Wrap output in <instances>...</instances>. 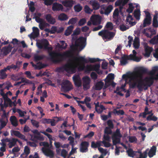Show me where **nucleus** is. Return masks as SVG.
Segmentation results:
<instances>
[{
  "label": "nucleus",
  "instance_id": "1",
  "mask_svg": "<svg viewBox=\"0 0 158 158\" xmlns=\"http://www.w3.org/2000/svg\"><path fill=\"white\" fill-rule=\"evenodd\" d=\"M100 61L98 58H89L88 60L84 57L82 56L79 57L74 56L73 59L69 60V63L65 64L62 67H59L58 70L59 71H62L64 70L68 73H74L76 71V69L78 66H79V69L81 70H83L85 67V65L81 66V64H84L85 63L90 62L93 63Z\"/></svg>",
  "mask_w": 158,
  "mask_h": 158
},
{
  "label": "nucleus",
  "instance_id": "2",
  "mask_svg": "<svg viewBox=\"0 0 158 158\" xmlns=\"http://www.w3.org/2000/svg\"><path fill=\"white\" fill-rule=\"evenodd\" d=\"M71 54V52L69 51L64 52L63 53L52 51L49 53V55L52 61L54 63H60L69 57Z\"/></svg>",
  "mask_w": 158,
  "mask_h": 158
},
{
  "label": "nucleus",
  "instance_id": "3",
  "mask_svg": "<svg viewBox=\"0 0 158 158\" xmlns=\"http://www.w3.org/2000/svg\"><path fill=\"white\" fill-rule=\"evenodd\" d=\"M139 72L142 73H146L152 77L154 81L158 80V73L155 74L157 72H158V66L153 67L151 71H148V69L143 67H140L139 68Z\"/></svg>",
  "mask_w": 158,
  "mask_h": 158
},
{
  "label": "nucleus",
  "instance_id": "4",
  "mask_svg": "<svg viewBox=\"0 0 158 158\" xmlns=\"http://www.w3.org/2000/svg\"><path fill=\"white\" fill-rule=\"evenodd\" d=\"M98 35L101 36L103 40H112L115 35V32L110 31L107 29L102 30L99 31Z\"/></svg>",
  "mask_w": 158,
  "mask_h": 158
},
{
  "label": "nucleus",
  "instance_id": "5",
  "mask_svg": "<svg viewBox=\"0 0 158 158\" xmlns=\"http://www.w3.org/2000/svg\"><path fill=\"white\" fill-rule=\"evenodd\" d=\"M61 86V90L65 93L73 89L71 83L68 80H66L62 82Z\"/></svg>",
  "mask_w": 158,
  "mask_h": 158
},
{
  "label": "nucleus",
  "instance_id": "6",
  "mask_svg": "<svg viewBox=\"0 0 158 158\" xmlns=\"http://www.w3.org/2000/svg\"><path fill=\"white\" fill-rule=\"evenodd\" d=\"M82 80L83 89L86 90L89 89L91 80L89 77L87 76H85L82 78Z\"/></svg>",
  "mask_w": 158,
  "mask_h": 158
},
{
  "label": "nucleus",
  "instance_id": "7",
  "mask_svg": "<svg viewBox=\"0 0 158 158\" xmlns=\"http://www.w3.org/2000/svg\"><path fill=\"white\" fill-rule=\"evenodd\" d=\"M86 38L83 37H80L75 41V45L77 47H79L83 48L86 45Z\"/></svg>",
  "mask_w": 158,
  "mask_h": 158
},
{
  "label": "nucleus",
  "instance_id": "8",
  "mask_svg": "<svg viewBox=\"0 0 158 158\" xmlns=\"http://www.w3.org/2000/svg\"><path fill=\"white\" fill-rule=\"evenodd\" d=\"M146 16L143 21L142 27H145L147 26H149L151 24L152 18L150 13L148 11H144Z\"/></svg>",
  "mask_w": 158,
  "mask_h": 158
},
{
  "label": "nucleus",
  "instance_id": "9",
  "mask_svg": "<svg viewBox=\"0 0 158 158\" xmlns=\"http://www.w3.org/2000/svg\"><path fill=\"white\" fill-rule=\"evenodd\" d=\"M41 150L44 154L47 157L50 158H53L54 157V153L53 151L50 148L42 147Z\"/></svg>",
  "mask_w": 158,
  "mask_h": 158
},
{
  "label": "nucleus",
  "instance_id": "10",
  "mask_svg": "<svg viewBox=\"0 0 158 158\" xmlns=\"http://www.w3.org/2000/svg\"><path fill=\"white\" fill-rule=\"evenodd\" d=\"M89 146V143L86 141L81 142L80 145V152L82 153H85L88 152V147Z\"/></svg>",
  "mask_w": 158,
  "mask_h": 158
},
{
  "label": "nucleus",
  "instance_id": "11",
  "mask_svg": "<svg viewBox=\"0 0 158 158\" xmlns=\"http://www.w3.org/2000/svg\"><path fill=\"white\" fill-rule=\"evenodd\" d=\"M143 81L145 82V85L146 87V88H144L145 90L147 89L148 87L152 86L154 82V81L151 76L146 77L144 79Z\"/></svg>",
  "mask_w": 158,
  "mask_h": 158
},
{
  "label": "nucleus",
  "instance_id": "12",
  "mask_svg": "<svg viewBox=\"0 0 158 158\" xmlns=\"http://www.w3.org/2000/svg\"><path fill=\"white\" fill-rule=\"evenodd\" d=\"M100 64H96L94 65H87L85 67V72H89L92 71H95L96 72L100 68Z\"/></svg>",
  "mask_w": 158,
  "mask_h": 158
},
{
  "label": "nucleus",
  "instance_id": "13",
  "mask_svg": "<svg viewBox=\"0 0 158 158\" xmlns=\"http://www.w3.org/2000/svg\"><path fill=\"white\" fill-rule=\"evenodd\" d=\"M113 9V7L112 6L109 5L106 8L105 7L102 8L100 13L101 14H104L108 15L110 13Z\"/></svg>",
  "mask_w": 158,
  "mask_h": 158
},
{
  "label": "nucleus",
  "instance_id": "14",
  "mask_svg": "<svg viewBox=\"0 0 158 158\" xmlns=\"http://www.w3.org/2000/svg\"><path fill=\"white\" fill-rule=\"evenodd\" d=\"M73 79L76 86L77 87H80L81 86V81L79 75H74L73 77Z\"/></svg>",
  "mask_w": 158,
  "mask_h": 158
},
{
  "label": "nucleus",
  "instance_id": "15",
  "mask_svg": "<svg viewBox=\"0 0 158 158\" xmlns=\"http://www.w3.org/2000/svg\"><path fill=\"white\" fill-rule=\"evenodd\" d=\"M32 29L33 31V33L29 35V36L31 39H34L39 35V30L37 27H33Z\"/></svg>",
  "mask_w": 158,
  "mask_h": 158
},
{
  "label": "nucleus",
  "instance_id": "16",
  "mask_svg": "<svg viewBox=\"0 0 158 158\" xmlns=\"http://www.w3.org/2000/svg\"><path fill=\"white\" fill-rule=\"evenodd\" d=\"M90 20L94 25L100 24L101 22L100 17L98 15H92L91 17Z\"/></svg>",
  "mask_w": 158,
  "mask_h": 158
},
{
  "label": "nucleus",
  "instance_id": "17",
  "mask_svg": "<svg viewBox=\"0 0 158 158\" xmlns=\"http://www.w3.org/2000/svg\"><path fill=\"white\" fill-rule=\"evenodd\" d=\"M63 6L57 2H55L53 4L52 9L54 11H63Z\"/></svg>",
  "mask_w": 158,
  "mask_h": 158
},
{
  "label": "nucleus",
  "instance_id": "18",
  "mask_svg": "<svg viewBox=\"0 0 158 158\" xmlns=\"http://www.w3.org/2000/svg\"><path fill=\"white\" fill-rule=\"evenodd\" d=\"M114 78V74L112 73L109 74L105 80V85H107V86H109L111 82V81L113 80Z\"/></svg>",
  "mask_w": 158,
  "mask_h": 158
},
{
  "label": "nucleus",
  "instance_id": "19",
  "mask_svg": "<svg viewBox=\"0 0 158 158\" xmlns=\"http://www.w3.org/2000/svg\"><path fill=\"white\" fill-rule=\"evenodd\" d=\"M138 72L139 73V74L137 73H132L131 74V76L129 78H130V80L132 81H137L138 80V78H139L142 79V75L144 73H140L138 69Z\"/></svg>",
  "mask_w": 158,
  "mask_h": 158
},
{
  "label": "nucleus",
  "instance_id": "20",
  "mask_svg": "<svg viewBox=\"0 0 158 158\" xmlns=\"http://www.w3.org/2000/svg\"><path fill=\"white\" fill-rule=\"evenodd\" d=\"M143 80L141 79L137 81V83L136 87L139 91H142L143 88H146L145 83L143 82Z\"/></svg>",
  "mask_w": 158,
  "mask_h": 158
},
{
  "label": "nucleus",
  "instance_id": "21",
  "mask_svg": "<svg viewBox=\"0 0 158 158\" xmlns=\"http://www.w3.org/2000/svg\"><path fill=\"white\" fill-rule=\"evenodd\" d=\"M45 18L46 21L51 24H54L56 22L55 19L52 17L51 15L50 14H47L45 15Z\"/></svg>",
  "mask_w": 158,
  "mask_h": 158
},
{
  "label": "nucleus",
  "instance_id": "22",
  "mask_svg": "<svg viewBox=\"0 0 158 158\" xmlns=\"http://www.w3.org/2000/svg\"><path fill=\"white\" fill-rule=\"evenodd\" d=\"M144 48L145 51V53L144 54V56L148 57H149L150 56L151 53L153 50L152 48L149 47L147 44L145 45Z\"/></svg>",
  "mask_w": 158,
  "mask_h": 158
},
{
  "label": "nucleus",
  "instance_id": "23",
  "mask_svg": "<svg viewBox=\"0 0 158 158\" xmlns=\"http://www.w3.org/2000/svg\"><path fill=\"white\" fill-rule=\"evenodd\" d=\"M12 48V45L10 44H9L7 46H5L3 47L2 50L3 53L5 55H7L11 51Z\"/></svg>",
  "mask_w": 158,
  "mask_h": 158
},
{
  "label": "nucleus",
  "instance_id": "24",
  "mask_svg": "<svg viewBox=\"0 0 158 158\" xmlns=\"http://www.w3.org/2000/svg\"><path fill=\"white\" fill-rule=\"evenodd\" d=\"M31 131L34 134L37 135H35L34 138L38 140H44V138L43 136H41L40 133V131L39 132L37 130H35Z\"/></svg>",
  "mask_w": 158,
  "mask_h": 158
},
{
  "label": "nucleus",
  "instance_id": "25",
  "mask_svg": "<svg viewBox=\"0 0 158 158\" xmlns=\"http://www.w3.org/2000/svg\"><path fill=\"white\" fill-rule=\"evenodd\" d=\"M17 142L22 144V143L17 139L13 138L11 139L9 143L8 144L9 148H11L12 147L15 146Z\"/></svg>",
  "mask_w": 158,
  "mask_h": 158
},
{
  "label": "nucleus",
  "instance_id": "26",
  "mask_svg": "<svg viewBox=\"0 0 158 158\" xmlns=\"http://www.w3.org/2000/svg\"><path fill=\"white\" fill-rule=\"evenodd\" d=\"M75 1L73 0L63 1L62 3L65 7L71 8L75 3Z\"/></svg>",
  "mask_w": 158,
  "mask_h": 158
},
{
  "label": "nucleus",
  "instance_id": "27",
  "mask_svg": "<svg viewBox=\"0 0 158 158\" xmlns=\"http://www.w3.org/2000/svg\"><path fill=\"white\" fill-rule=\"evenodd\" d=\"M11 134L22 139L24 140H26L25 135L21 134L19 131H12Z\"/></svg>",
  "mask_w": 158,
  "mask_h": 158
},
{
  "label": "nucleus",
  "instance_id": "28",
  "mask_svg": "<svg viewBox=\"0 0 158 158\" xmlns=\"http://www.w3.org/2000/svg\"><path fill=\"white\" fill-rule=\"evenodd\" d=\"M156 147L155 146H153L151 148L148 152V155L150 158L156 155Z\"/></svg>",
  "mask_w": 158,
  "mask_h": 158
},
{
  "label": "nucleus",
  "instance_id": "29",
  "mask_svg": "<svg viewBox=\"0 0 158 158\" xmlns=\"http://www.w3.org/2000/svg\"><path fill=\"white\" fill-rule=\"evenodd\" d=\"M90 4L92 6L94 10H98L100 7V4L97 1L91 0L90 1Z\"/></svg>",
  "mask_w": 158,
  "mask_h": 158
},
{
  "label": "nucleus",
  "instance_id": "30",
  "mask_svg": "<svg viewBox=\"0 0 158 158\" xmlns=\"http://www.w3.org/2000/svg\"><path fill=\"white\" fill-rule=\"evenodd\" d=\"M40 64L39 65H37L35 64H34L32 62H31V64L32 66L35 68L36 69H40L42 68H44L47 66V65L45 64H43L41 63H40Z\"/></svg>",
  "mask_w": 158,
  "mask_h": 158
},
{
  "label": "nucleus",
  "instance_id": "31",
  "mask_svg": "<svg viewBox=\"0 0 158 158\" xmlns=\"http://www.w3.org/2000/svg\"><path fill=\"white\" fill-rule=\"evenodd\" d=\"M10 121L12 125L15 127L18 125V123L16 117L15 116H11L10 118Z\"/></svg>",
  "mask_w": 158,
  "mask_h": 158
},
{
  "label": "nucleus",
  "instance_id": "32",
  "mask_svg": "<svg viewBox=\"0 0 158 158\" xmlns=\"http://www.w3.org/2000/svg\"><path fill=\"white\" fill-rule=\"evenodd\" d=\"M128 60H132L137 62L140 61L141 60V59L139 57L132 54H131L129 56H128Z\"/></svg>",
  "mask_w": 158,
  "mask_h": 158
},
{
  "label": "nucleus",
  "instance_id": "33",
  "mask_svg": "<svg viewBox=\"0 0 158 158\" xmlns=\"http://www.w3.org/2000/svg\"><path fill=\"white\" fill-rule=\"evenodd\" d=\"M104 85V83L102 81H100L96 83L94 86V89L97 90H101Z\"/></svg>",
  "mask_w": 158,
  "mask_h": 158
},
{
  "label": "nucleus",
  "instance_id": "34",
  "mask_svg": "<svg viewBox=\"0 0 158 158\" xmlns=\"http://www.w3.org/2000/svg\"><path fill=\"white\" fill-rule=\"evenodd\" d=\"M128 56L127 55H124L122 57L120 60V64L122 65H125L128 63Z\"/></svg>",
  "mask_w": 158,
  "mask_h": 158
},
{
  "label": "nucleus",
  "instance_id": "35",
  "mask_svg": "<svg viewBox=\"0 0 158 158\" xmlns=\"http://www.w3.org/2000/svg\"><path fill=\"white\" fill-rule=\"evenodd\" d=\"M101 141H98L95 143L94 141L91 142V147L93 148H100L101 146Z\"/></svg>",
  "mask_w": 158,
  "mask_h": 158
},
{
  "label": "nucleus",
  "instance_id": "36",
  "mask_svg": "<svg viewBox=\"0 0 158 158\" xmlns=\"http://www.w3.org/2000/svg\"><path fill=\"white\" fill-rule=\"evenodd\" d=\"M7 71L6 68H4L3 69H1V72L0 73V79H3L7 77V75L6 73V72Z\"/></svg>",
  "mask_w": 158,
  "mask_h": 158
},
{
  "label": "nucleus",
  "instance_id": "37",
  "mask_svg": "<svg viewBox=\"0 0 158 158\" xmlns=\"http://www.w3.org/2000/svg\"><path fill=\"white\" fill-rule=\"evenodd\" d=\"M148 150V149H147L143 153H142L140 150H139L136 152L140 154L139 158H146L147 156V154Z\"/></svg>",
  "mask_w": 158,
  "mask_h": 158
},
{
  "label": "nucleus",
  "instance_id": "38",
  "mask_svg": "<svg viewBox=\"0 0 158 158\" xmlns=\"http://www.w3.org/2000/svg\"><path fill=\"white\" fill-rule=\"evenodd\" d=\"M134 17L137 20H139L140 19V12L138 9L135 10L133 13Z\"/></svg>",
  "mask_w": 158,
  "mask_h": 158
},
{
  "label": "nucleus",
  "instance_id": "39",
  "mask_svg": "<svg viewBox=\"0 0 158 158\" xmlns=\"http://www.w3.org/2000/svg\"><path fill=\"white\" fill-rule=\"evenodd\" d=\"M68 18L67 15L63 13L60 14L58 16V19L60 21H65L67 20Z\"/></svg>",
  "mask_w": 158,
  "mask_h": 158
},
{
  "label": "nucleus",
  "instance_id": "40",
  "mask_svg": "<svg viewBox=\"0 0 158 158\" xmlns=\"http://www.w3.org/2000/svg\"><path fill=\"white\" fill-rule=\"evenodd\" d=\"M45 57V56L43 55H38L37 54H35L34 56V60L36 62H37L38 61L42 60Z\"/></svg>",
  "mask_w": 158,
  "mask_h": 158
},
{
  "label": "nucleus",
  "instance_id": "41",
  "mask_svg": "<svg viewBox=\"0 0 158 158\" xmlns=\"http://www.w3.org/2000/svg\"><path fill=\"white\" fill-rule=\"evenodd\" d=\"M121 138L112 136V142L113 145H116L120 143Z\"/></svg>",
  "mask_w": 158,
  "mask_h": 158
},
{
  "label": "nucleus",
  "instance_id": "42",
  "mask_svg": "<svg viewBox=\"0 0 158 158\" xmlns=\"http://www.w3.org/2000/svg\"><path fill=\"white\" fill-rule=\"evenodd\" d=\"M152 26L153 27L156 28L158 27L157 17L156 15L154 16L153 20Z\"/></svg>",
  "mask_w": 158,
  "mask_h": 158
},
{
  "label": "nucleus",
  "instance_id": "43",
  "mask_svg": "<svg viewBox=\"0 0 158 158\" xmlns=\"http://www.w3.org/2000/svg\"><path fill=\"white\" fill-rule=\"evenodd\" d=\"M112 136L121 138L122 135L121 134L120 130L119 129H117L116 131L113 134Z\"/></svg>",
  "mask_w": 158,
  "mask_h": 158
},
{
  "label": "nucleus",
  "instance_id": "44",
  "mask_svg": "<svg viewBox=\"0 0 158 158\" xmlns=\"http://www.w3.org/2000/svg\"><path fill=\"white\" fill-rule=\"evenodd\" d=\"M48 25V24L44 20L39 24V27L41 30H43L44 27Z\"/></svg>",
  "mask_w": 158,
  "mask_h": 158
},
{
  "label": "nucleus",
  "instance_id": "45",
  "mask_svg": "<svg viewBox=\"0 0 158 158\" xmlns=\"http://www.w3.org/2000/svg\"><path fill=\"white\" fill-rule=\"evenodd\" d=\"M82 7L80 4H77L75 5L74 7V9L76 12H79L81 10Z\"/></svg>",
  "mask_w": 158,
  "mask_h": 158
},
{
  "label": "nucleus",
  "instance_id": "46",
  "mask_svg": "<svg viewBox=\"0 0 158 158\" xmlns=\"http://www.w3.org/2000/svg\"><path fill=\"white\" fill-rule=\"evenodd\" d=\"M113 113L114 114H117L118 115H123L124 114V112L123 110H117L116 109H114Z\"/></svg>",
  "mask_w": 158,
  "mask_h": 158
},
{
  "label": "nucleus",
  "instance_id": "47",
  "mask_svg": "<svg viewBox=\"0 0 158 158\" xmlns=\"http://www.w3.org/2000/svg\"><path fill=\"white\" fill-rule=\"evenodd\" d=\"M6 70H9L11 71V69H13V70H16L17 69V66L13 64H12L10 65L7 66L6 67H5Z\"/></svg>",
  "mask_w": 158,
  "mask_h": 158
},
{
  "label": "nucleus",
  "instance_id": "48",
  "mask_svg": "<svg viewBox=\"0 0 158 158\" xmlns=\"http://www.w3.org/2000/svg\"><path fill=\"white\" fill-rule=\"evenodd\" d=\"M150 42L152 44H158V35L155 36L152 39L150 40Z\"/></svg>",
  "mask_w": 158,
  "mask_h": 158
},
{
  "label": "nucleus",
  "instance_id": "49",
  "mask_svg": "<svg viewBox=\"0 0 158 158\" xmlns=\"http://www.w3.org/2000/svg\"><path fill=\"white\" fill-rule=\"evenodd\" d=\"M98 150L102 153L101 155L104 156L106 155L107 152L106 149H104L102 148H98Z\"/></svg>",
  "mask_w": 158,
  "mask_h": 158
},
{
  "label": "nucleus",
  "instance_id": "50",
  "mask_svg": "<svg viewBox=\"0 0 158 158\" xmlns=\"http://www.w3.org/2000/svg\"><path fill=\"white\" fill-rule=\"evenodd\" d=\"M77 19L76 17L72 18L70 19L68 21V24H75L77 22Z\"/></svg>",
  "mask_w": 158,
  "mask_h": 158
},
{
  "label": "nucleus",
  "instance_id": "51",
  "mask_svg": "<svg viewBox=\"0 0 158 158\" xmlns=\"http://www.w3.org/2000/svg\"><path fill=\"white\" fill-rule=\"evenodd\" d=\"M61 45H60L59 44H58V45H59V47L60 48H62L64 49H65L67 48V45L65 43V42L64 41H60Z\"/></svg>",
  "mask_w": 158,
  "mask_h": 158
},
{
  "label": "nucleus",
  "instance_id": "52",
  "mask_svg": "<svg viewBox=\"0 0 158 158\" xmlns=\"http://www.w3.org/2000/svg\"><path fill=\"white\" fill-rule=\"evenodd\" d=\"M127 152L129 156L133 157L135 155L134 151H133L132 149L131 148L128 149L127 151Z\"/></svg>",
  "mask_w": 158,
  "mask_h": 158
},
{
  "label": "nucleus",
  "instance_id": "53",
  "mask_svg": "<svg viewBox=\"0 0 158 158\" xmlns=\"http://www.w3.org/2000/svg\"><path fill=\"white\" fill-rule=\"evenodd\" d=\"M3 98L4 100V101L8 102L10 106H11L12 101L11 100L8 98L7 95L6 94L5 95H4Z\"/></svg>",
  "mask_w": 158,
  "mask_h": 158
},
{
  "label": "nucleus",
  "instance_id": "54",
  "mask_svg": "<svg viewBox=\"0 0 158 158\" xmlns=\"http://www.w3.org/2000/svg\"><path fill=\"white\" fill-rule=\"evenodd\" d=\"M68 140L69 141V143L71 145L72 147H74L75 145L74 138L71 136H70L68 138Z\"/></svg>",
  "mask_w": 158,
  "mask_h": 158
},
{
  "label": "nucleus",
  "instance_id": "55",
  "mask_svg": "<svg viewBox=\"0 0 158 158\" xmlns=\"http://www.w3.org/2000/svg\"><path fill=\"white\" fill-rule=\"evenodd\" d=\"M105 27L106 28L109 29L110 30H112L113 28V24L111 22H108L106 25Z\"/></svg>",
  "mask_w": 158,
  "mask_h": 158
},
{
  "label": "nucleus",
  "instance_id": "56",
  "mask_svg": "<svg viewBox=\"0 0 158 158\" xmlns=\"http://www.w3.org/2000/svg\"><path fill=\"white\" fill-rule=\"evenodd\" d=\"M32 125L36 128H38L39 127V122L35 120L32 119L31 120Z\"/></svg>",
  "mask_w": 158,
  "mask_h": 158
},
{
  "label": "nucleus",
  "instance_id": "57",
  "mask_svg": "<svg viewBox=\"0 0 158 158\" xmlns=\"http://www.w3.org/2000/svg\"><path fill=\"white\" fill-rule=\"evenodd\" d=\"M104 133L106 135H110L112 133V131L110 128L106 127L104 130Z\"/></svg>",
  "mask_w": 158,
  "mask_h": 158
},
{
  "label": "nucleus",
  "instance_id": "58",
  "mask_svg": "<svg viewBox=\"0 0 158 158\" xmlns=\"http://www.w3.org/2000/svg\"><path fill=\"white\" fill-rule=\"evenodd\" d=\"M148 30L151 33V34L150 35H149L150 36L149 37V38H151L152 35H155L156 34V31L154 29L149 28H148Z\"/></svg>",
  "mask_w": 158,
  "mask_h": 158
},
{
  "label": "nucleus",
  "instance_id": "59",
  "mask_svg": "<svg viewBox=\"0 0 158 158\" xmlns=\"http://www.w3.org/2000/svg\"><path fill=\"white\" fill-rule=\"evenodd\" d=\"M134 7L131 4H129L128 8L127 9V11L129 13H132Z\"/></svg>",
  "mask_w": 158,
  "mask_h": 158
},
{
  "label": "nucleus",
  "instance_id": "60",
  "mask_svg": "<svg viewBox=\"0 0 158 158\" xmlns=\"http://www.w3.org/2000/svg\"><path fill=\"white\" fill-rule=\"evenodd\" d=\"M84 10L85 13L88 14L91 13L92 11V10H91L87 5L85 6Z\"/></svg>",
  "mask_w": 158,
  "mask_h": 158
},
{
  "label": "nucleus",
  "instance_id": "61",
  "mask_svg": "<svg viewBox=\"0 0 158 158\" xmlns=\"http://www.w3.org/2000/svg\"><path fill=\"white\" fill-rule=\"evenodd\" d=\"M137 139L135 136H129V141L131 143L134 142H136Z\"/></svg>",
  "mask_w": 158,
  "mask_h": 158
},
{
  "label": "nucleus",
  "instance_id": "62",
  "mask_svg": "<svg viewBox=\"0 0 158 158\" xmlns=\"http://www.w3.org/2000/svg\"><path fill=\"white\" fill-rule=\"evenodd\" d=\"M119 15V10L118 8H116L114 11L113 17V18H115L116 17H118Z\"/></svg>",
  "mask_w": 158,
  "mask_h": 158
},
{
  "label": "nucleus",
  "instance_id": "63",
  "mask_svg": "<svg viewBox=\"0 0 158 158\" xmlns=\"http://www.w3.org/2000/svg\"><path fill=\"white\" fill-rule=\"evenodd\" d=\"M86 20L85 19H82L79 20L78 23V25L79 26H82L85 24L86 23Z\"/></svg>",
  "mask_w": 158,
  "mask_h": 158
},
{
  "label": "nucleus",
  "instance_id": "64",
  "mask_svg": "<svg viewBox=\"0 0 158 158\" xmlns=\"http://www.w3.org/2000/svg\"><path fill=\"white\" fill-rule=\"evenodd\" d=\"M11 79L14 81H17L19 80L21 78L19 77L18 76L13 74L11 75Z\"/></svg>",
  "mask_w": 158,
  "mask_h": 158
}]
</instances>
